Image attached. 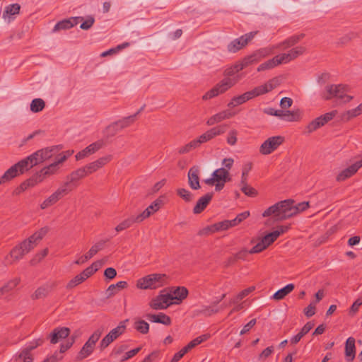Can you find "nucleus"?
I'll list each match as a JSON object with an SVG mask.
<instances>
[{
	"label": "nucleus",
	"mask_w": 362,
	"mask_h": 362,
	"mask_svg": "<svg viewBox=\"0 0 362 362\" xmlns=\"http://www.w3.org/2000/svg\"><path fill=\"white\" fill-rule=\"evenodd\" d=\"M21 282V279L16 277L13 279L9 280L5 283L1 287H0V299L9 292L13 291Z\"/></svg>",
	"instance_id": "34"
},
{
	"label": "nucleus",
	"mask_w": 362,
	"mask_h": 362,
	"mask_svg": "<svg viewBox=\"0 0 362 362\" xmlns=\"http://www.w3.org/2000/svg\"><path fill=\"white\" fill-rule=\"evenodd\" d=\"M21 164L25 168V172L37 164L43 163L40 153L37 151L28 156L24 159L21 160Z\"/></svg>",
	"instance_id": "22"
},
{
	"label": "nucleus",
	"mask_w": 362,
	"mask_h": 362,
	"mask_svg": "<svg viewBox=\"0 0 362 362\" xmlns=\"http://www.w3.org/2000/svg\"><path fill=\"white\" fill-rule=\"evenodd\" d=\"M230 180L229 171L224 168H220L213 172L210 178L205 179L203 182L209 186H213L216 181L228 182Z\"/></svg>",
	"instance_id": "12"
},
{
	"label": "nucleus",
	"mask_w": 362,
	"mask_h": 362,
	"mask_svg": "<svg viewBox=\"0 0 362 362\" xmlns=\"http://www.w3.org/2000/svg\"><path fill=\"white\" fill-rule=\"evenodd\" d=\"M94 349H95L93 347L85 343L81 349L80 350V351L78 352L76 356V360L81 361L84 359L85 358L90 356L93 353Z\"/></svg>",
	"instance_id": "45"
},
{
	"label": "nucleus",
	"mask_w": 362,
	"mask_h": 362,
	"mask_svg": "<svg viewBox=\"0 0 362 362\" xmlns=\"http://www.w3.org/2000/svg\"><path fill=\"white\" fill-rule=\"evenodd\" d=\"M69 192L68 189L62 185L54 193H52L40 204V208L42 209H45L49 206L54 205Z\"/></svg>",
	"instance_id": "16"
},
{
	"label": "nucleus",
	"mask_w": 362,
	"mask_h": 362,
	"mask_svg": "<svg viewBox=\"0 0 362 362\" xmlns=\"http://www.w3.org/2000/svg\"><path fill=\"white\" fill-rule=\"evenodd\" d=\"M276 234L273 233V232L269 233L264 235L261 240L263 242L264 245L268 247L276 240L277 238L276 237Z\"/></svg>",
	"instance_id": "57"
},
{
	"label": "nucleus",
	"mask_w": 362,
	"mask_h": 362,
	"mask_svg": "<svg viewBox=\"0 0 362 362\" xmlns=\"http://www.w3.org/2000/svg\"><path fill=\"white\" fill-rule=\"evenodd\" d=\"M87 175H88L83 167L78 168L66 176V181L64 182L62 185L68 189L69 192H71L74 187H76V185H75V182L86 177Z\"/></svg>",
	"instance_id": "14"
},
{
	"label": "nucleus",
	"mask_w": 362,
	"mask_h": 362,
	"mask_svg": "<svg viewBox=\"0 0 362 362\" xmlns=\"http://www.w3.org/2000/svg\"><path fill=\"white\" fill-rule=\"evenodd\" d=\"M134 328L142 334H146L149 331V325L144 320H137L134 322Z\"/></svg>",
	"instance_id": "43"
},
{
	"label": "nucleus",
	"mask_w": 362,
	"mask_h": 362,
	"mask_svg": "<svg viewBox=\"0 0 362 362\" xmlns=\"http://www.w3.org/2000/svg\"><path fill=\"white\" fill-rule=\"evenodd\" d=\"M252 165L251 163L245 164L243 167L240 184L247 183V175L251 170Z\"/></svg>",
	"instance_id": "55"
},
{
	"label": "nucleus",
	"mask_w": 362,
	"mask_h": 362,
	"mask_svg": "<svg viewBox=\"0 0 362 362\" xmlns=\"http://www.w3.org/2000/svg\"><path fill=\"white\" fill-rule=\"evenodd\" d=\"M357 173L353 164L341 170L336 177L337 182H343Z\"/></svg>",
	"instance_id": "36"
},
{
	"label": "nucleus",
	"mask_w": 362,
	"mask_h": 362,
	"mask_svg": "<svg viewBox=\"0 0 362 362\" xmlns=\"http://www.w3.org/2000/svg\"><path fill=\"white\" fill-rule=\"evenodd\" d=\"M162 202V200L160 199H156L142 213L138 215V219L141 220L142 222L144 220L148 218L151 214L158 211L160 208Z\"/></svg>",
	"instance_id": "27"
},
{
	"label": "nucleus",
	"mask_w": 362,
	"mask_h": 362,
	"mask_svg": "<svg viewBox=\"0 0 362 362\" xmlns=\"http://www.w3.org/2000/svg\"><path fill=\"white\" fill-rule=\"evenodd\" d=\"M62 145H56L38 150L42 161H45L52 157L54 154L62 149Z\"/></svg>",
	"instance_id": "33"
},
{
	"label": "nucleus",
	"mask_w": 362,
	"mask_h": 362,
	"mask_svg": "<svg viewBox=\"0 0 362 362\" xmlns=\"http://www.w3.org/2000/svg\"><path fill=\"white\" fill-rule=\"evenodd\" d=\"M103 146V141H95L87 147H86L83 150L78 152L76 155L75 156L76 160H82L88 156H89L91 154H93L96 151H98L99 149H100Z\"/></svg>",
	"instance_id": "20"
},
{
	"label": "nucleus",
	"mask_w": 362,
	"mask_h": 362,
	"mask_svg": "<svg viewBox=\"0 0 362 362\" xmlns=\"http://www.w3.org/2000/svg\"><path fill=\"white\" fill-rule=\"evenodd\" d=\"M45 107V103L41 98H35L30 103V110L35 113L42 111Z\"/></svg>",
	"instance_id": "47"
},
{
	"label": "nucleus",
	"mask_w": 362,
	"mask_h": 362,
	"mask_svg": "<svg viewBox=\"0 0 362 362\" xmlns=\"http://www.w3.org/2000/svg\"><path fill=\"white\" fill-rule=\"evenodd\" d=\"M187 177L189 185L192 189L197 190L201 188L199 167H192L188 171Z\"/></svg>",
	"instance_id": "23"
},
{
	"label": "nucleus",
	"mask_w": 362,
	"mask_h": 362,
	"mask_svg": "<svg viewBox=\"0 0 362 362\" xmlns=\"http://www.w3.org/2000/svg\"><path fill=\"white\" fill-rule=\"evenodd\" d=\"M119 131H120V129L117 126L116 122L110 124L105 129V133L108 137L115 136Z\"/></svg>",
	"instance_id": "58"
},
{
	"label": "nucleus",
	"mask_w": 362,
	"mask_h": 362,
	"mask_svg": "<svg viewBox=\"0 0 362 362\" xmlns=\"http://www.w3.org/2000/svg\"><path fill=\"white\" fill-rule=\"evenodd\" d=\"M275 60L276 61V64L278 65L281 64H286L291 61H292L289 52L283 53L279 55L275 56Z\"/></svg>",
	"instance_id": "61"
},
{
	"label": "nucleus",
	"mask_w": 362,
	"mask_h": 362,
	"mask_svg": "<svg viewBox=\"0 0 362 362\" xmlns=\"http://www.w3.org/2000/svg\"><path fill=\"white\" fill-rule=\"evenodd\" d=\"M70 329L68 327H57L49 334L48 338L50 340V343L55 344L60 340L66 339L70 334Z\"/></svg>",
	"instance_id": "21"
},
{
	"label": "nucleus",
	"mask_w": 362,
	"mask_h": 362,
	"mask_svg": "<svg viewBox=\"0 0 362 362\" xmlns=\"http://www.w3.org/2000/svg\"><path fill=\"white\" fill-rule=\"evenodd\" d=\"M176 192L177 194L187 202H192L194 199L193 194L185 188H179Z\"/></svg>",
	"instance_id": "51"
},
{
	"label": "nucleus",
	"mask_w": 362,
	"mask_h": 362,
	"mask_svg": "<svg viewBox=\"0 0 362 362\" xmlns=\"http://www.w3.org/2000/svg\"><path fill=\"white\" fill-rule=\"evenodd\" d=\"M348 86L344 84H331L325 86V90L321 92L320 96L325 100H329L333 98L344 100L345 103L350 102L353 97L346 95Z\"/></svg>",
	"instance_id": "3"
},
{
	"label": "nucleus",
	"mask_w": 362,
	"mask_h": 362,
	"mask_svg": "<svg viewBox=\"0 0 362 362\" xmlns=\"http://www.w3.org/2000/svg\"><path fill=\"white\" fill-rule=\"evenodd\" d=\"M128 284L125 281H121L116 284H111L106 291L107 297L110 298L119 292L121 289L127 288Z\"/></svg>",
	"instance_id": "38"
},
{
	"label": "nucleus",
	"mask_w": 362,
	"mask_h": 362,
	"mask_svg": "<svg viewBox=\"0 0 362 362\" xmlns=\"http://www.w3.org/2000/svg\"><path fill=\"white\" fill-rule=\"evenodd\" d=\"M284 141L282 136H274L265 140L259 148V153L262 155H269L276 150Z\"/></svg>",
	"instance_id": "11"
},
{
	"label": "nucleus",
	"mask_w": 362,
	"mask_h": 362,
	"mask_svg": "<svg viewBox=\"0 0 362 362\" xmlns=\"http://www.w3.org/2000/svg\"><path fill=\"white\" fill-rule=\"evenodd\" d=\"M26 254L23 251L22 247L18 245L15 246L5 257L4 264L6 266L11 265L21 259Z\"/></svg>",
	"instance_id": "19"
},
{
	"label": "nucleus",
	"mask_w": 362,
	"mask_h": 362,
	"mask_svg": "<svg viewBox=\"0 0 362 362\" xmlns=\"http://www.w3.org/2000/svg\"><path fill=\"white\" fill-rule=\"evenodd\" d=\"M356 340L354 337H349L345 343V358L347 362H352L356 356Z\"/></svg>",
	"instance_id": "29"
},
{
	"label": "nucleus",
	"mask_w": 362,
	"mask_h": 362,
	"mask_svg": "<svg viewBox=\"0 0 362 362\" xmlns=\"http://www.w3.org/2000/svg\"><path fill=\"white\" fill-rule=\"evenodd\" d=\"M240 79V76L233 78L225 77L218 83H217L213 88L207 91L202 97L203 100L211 99L219 94L224 93L234 85H235Z\"/></svg>",
	"instance_id": "4"
},
{
	"label": "nucleus",
	"mask_w": 362,
	"mask_h": 362,
	"mask_svg": "<svg viewBox=\"0 0 362 362\" xmlns=\"http://www.w3.org/2000/svg\"><path fill=\"white\" fill-rule=\"evenodd\" d=\"M337 110H332L312 120L305 127L306 132L311 134L331 121L337 115Z\"/></svg>",
	"instance_id": "9"
},
{
	"label": "nucleus",
	"mask_w": 362,
	"mask_h": 362,
	"mask_svg": "<svg viewBox=\"0 0 362 362\" xmlns=\"http://www.w3.org/2000/svg\"><path fill=\"white\" fill-rule=\"evenodd\" d=\"M58 170V166L53 163L34 174L31 177L21 183V189L25 190L30 187H33L44 180L45 177L54 174Z\"/></svg>",
	"instance_id": "5"
},
{
	"label": "nucleus",
	"mask_w": 362,
	"mask_h": 362,
	"mask_svg": "<svg viewBox=\"0 0 362 362\" xmlns=\"http://www.w3.org/2000/svg\"><path fill=\"white\" fill-rule=\"evenodd\" d=\"M305 52V47L303 46L296 47L289 50V54L292 60L296 59L298 56L302 55Z\"/></svg>",
	"instance_id": "59"
},
{
	"label": "nucleus",
	"mask_w": 362,
	"mask_h": 362,
	"mask_svg": "<svg viewBox=\"0 0 362 362\" xmlns=\"http://www.w3.org/2000/svg\"><path fill=\"white\" fill-rule=\"evenodd\" d=\"M109 239L100 240V241L97 242L95 245H93L86 254L91 259L99 251L102 250L104 248L105 243H107Z\"/></svg>",
	"instance_id": "42"
},
{
	"label": "nucleus",
	"mask_w": 362,
	"mask_h": 362,
	"mask_svg": "<svg viewBox=\"0 0 362 362\" xmlns=\"http://www.w3.org/2000/svg\"><path fill=\"white\" fill-rule=\"evenodd\" d=\"M258 31H252L242 35L239 38H236L231 41L227 47L228 51L231 53H235L245 47L249 42H250Z\"/></svg>",
	"instance_id": "10"
},
{
	"label": "nucleus",
	"mask_w": 362,
	"mask_h": 362,
	"mask_svg": "<svg viewBox=\"0 0 362 362\" xmlns=\"http://www.w3.org/2000/svg\"><path fill=\"white\" fill-rule=\"evenodd\" d=\"M250 216V211H245L243 213L239 214L234 219L230 220L233 227L238 226L240 224L242 221L245 220L247 217Z\"/></svg>",
	"instance_id": "54"
},
{
	"label": "nucleus",
	"mask_w": 362,
	"mask_h": 362,
	"mask_svg": "<svg viewBox=\"0 0 362 362\" xmlns=\"http://www.w3.org/2000/svg\"><path fill=\"white\" fill-rule=\"evenodd\" d=\"M228 126L227 124H221L216 126L198 137L201 144L208 142L217 136L221 135L226 132Z\"/></svg>",
	"instance_id": "15"
},
{
	"label": "nucleus",
	"mask_w": 362,
	"mask_h": 362,
	"mask_svg": "<svg viewBox=\"0 0 362 362\" xmlns=\"http://www.w3.org/2000/svg\"><path fill=\"white\" fill-rule=\"evenodd\" d=\"M138 218V215L132 216L126 218L115 227V230L117 232H121L125 229L130 228L134 223H141V220Z\"/></svg>",
	"instance_id": "35"
},
{
	"label": "nucleus",
	"mask_w": 362,
	"mask_h": 362,
	"mask_svg": "<svg viewBox=\"0 0 362 362\" xmlns=\"http://www.w3.org/2000/svg\"><path fill=\"white\" fill-rule=\"evenodd\" d=\"M173 300H177L180 302L183 300L187 297L188 295V290L187 288L184 286H179L177 287L173 291Z\"/></svg>",
	"instance_id": "41"
},
{
	"label": "nucleus",
	"mask_w": 362,
	"mask_h": 362,
	"mask_svg": "<svg viewBox=\"0 0 362 362\" xmlns=\"http://www.w3.org/2000/svg\"><path fill=\"white\" fill-rule=\"evenodd\" d=\"M279 84L280 79L278 77H274L269 80L263 85L257 86L252 90L247 91L242 95L233 97L228 103V107L230 108H233L238 105H242L255 97L272 91Z\"/></svg>",
	"instance_id": "2"
},
{
	"label": "nucleus",
	"mask_w": 362,
	"mask_h": 362,
	"mask_svg": "<svg viewBox=\"0 0 362 362\" xmlns=\"http://www.w3.org/2000/svg\"><path fill=\"white\" fill-rule=\"evenodd\" d=\"M136 121L135 115H130L128 117H123L121 119H119L116 122L117 126L119 127L120 130L129 127Z\"/></svg>",
	"instance_id": "46"
},
{
	"label": "nucleus",
	"mask_w": 362,
	"mask_h": 362,
	"mask_svg": "<svg viewBox=\"0 0 362 362\" xmlns=\"http://www.w3.org/2000/svg\"><path fill=\"white\" fill-rule=\"evenodd\" d=\"M48 230L49 228L47 227L42 228L30 237L31 238V240H33L37 244V242L40 241L43 238V237L47 233Z\"/></svg>",
	"instance_id": "53"
},
{
	"label": "nucleus",
	"mask_w": 362,
	"mask_h": 362,
	"mask_svg": "<svg viewBox=\"0 0 362 362\" xmlns=\"http://www.w3.org/2000/svg\"><path fill=\"white\" fill-rule=\"evenodd\" d=\"M219 310L220 308L215 306V305L213 303L211 305L203 306L202 309L195 310L194 311V316H198L201 314H203L206 316H210L213 314L218 313Z\"/></svg>",
	"instance_id": "40"
},
{
	"label": "nucleus",
	"mask_w": 362,
	"mask_h": 362,
	"mask_svg": "<svg viewBox=\"0 0 362 362\" xmlns=\"http://www.w3.org/2000/svg\"><path fill=\"white\" fill-rule=\"evenodd\" d=\"M128 322V319L121 321L117 327L112 329L107 334L103 337L100 343V350H104L106 349L112 342H113L125 332L127 329V323Z\"/></svg>",
	"instance_id": "7"
},
{
	"label": "nucleus",
	"mask_w": 362,
	"mask_h": 362,
	"mask_svg": "<svg viewBox=\"0 0 362 362\" xmlns=\"http://www.w3.org/2000/svg\"><path fill=\"white\" fill-rule=\"evenodd\" d=\"M304 37H305L304 33L293 35V36L287 38L282 42H281L278 45V47H281V46H283L284 49L291 47L296 45L297 43H298Z\"/></svg>",
	"instance_id": "37"
},
{
	"label": "nucleus",
	"mask_w": 362,
	"mask_h": 362,
	"mask_svg": "<svg viewBox=\"0 0 362 362\" xmlns=\"http://www.w3.org/2000/svg\"><path fill=\"white\" fill-rule=\"evenodd\" d=\"M255 290V286H250L240 291L233 299L230 300V303H238L240 300L248 296L250 293Z\"/></svg>",
	"instance_id": "48"
},
{
	"label": "nucleus",
	"mask_w": 362,
	"mask_h": 362,
	"mask_svg": "<svg viewBox=\"0 0 362 362\" xmlns=\"http://www.w3.org/2000/svg\"><path fill=\"white\" fill-rule=\"evenodd\" d=\"M358 114L356 108L346 111L341 114V119L344 122H348L351 119L356 117Z\"/></svg>",
	"instance_id": "60"
},
{
	"label": "nucleus",
	"mask_w": 362,
	"mask_h": 362,
	"mask_svg": "<svg viewBox=\"0 0 362 362\" xmlns=\"http://www.w3.org/2000/svg\"><path fill=\"white\" fill-rule=\"evenodd\" d=\"M214 196V192H208L204 196L201 197L197 202L194 209L193 213L194 214H201L208 206Z\"/></svg>",
	"instance_id": "25"
},
{
	"label": "nucleus",
	"mask_w": 362,
	"mask_h": 362,
	"mask_svg": "<svg viewBox=\"0 0 362 362\" xmlns=\"http://www.w3.org/2000/svg\"><path fill=\"white\" fill-rule=\"evenodd\" d=\"M90 272H91L90 269H85L82 272L76 275L69 281L66 285V288L72 289L73 288L83 283L85 280L90 277Z\"/></svg>",
	"instance_id": "31"
},
{
	"label": "nucleus",
	"mask_w": 362,
	"mask_h": 362,
	"mask_svg": "<svg viewBox=\"0 0 362 362\" xmlns=\"http://www.w3.org/2000/svg\"><path fill=\"white\" fill-rule=\"evenodd\" d=\"M231 227H233V226L230 221L225 220L204 228L202 231H200V234H208L209 233H215L219 230H227Z\"/></svg>",
	"instance_id": "26"
},
{
	"label": "nucleus",
	"mask_w": 362,
	"mask_h": 362,
	"mask_svg": "<svg viewBox=\"0 0 362 362\" xmlns=\"http://www.w3.org/2000/svg\"><path fill=\"white\" fill-rule=\"evenodd\" d=\"M44 342V339L40 338L31 341L29 345L25 348L23 350L25 353H30L33 349L37 348V346L42 345Z\"/></svg>",
	"instance_id": "62"
},
{
	"label": "nucleus",
	"mask_w": 362,
	"mask_h": 362,
	"mask_svg": "<svg viewBox=\"0 0 362 362\" xmlns=\"http://www.w3.org/2000/svg\"><path fill=\"white\" fill-rule=\"evenodd\" d=\"M295 286L293 284H287L284 288L278 290L272 296V298L276 300L284 299L288 294H289L294 289Z\"/></svg>",
	"instance_id": "39"
},
{
	"label": "nucleus",
	"mask_w": 362,
	"mask_h": 362,
	"mask_svg": "<svg viewBox=\"0 0 362 362\" xmlns=\"http://www.w3.org/2000/svg\"><path fill=\"white\" fill-rule=\"evenodd\" d=\"M128 347L129 346L127 344H120L119 346H115L110 353V356L116 357L120 355L124 351H126L128 349Z\"/></svg>",
	"instance_id": "64"
},
{
	"label": "nucleus",
	"mask_w": 362,
	"mask_h": 362,
	"mask_svg": "<svg viewBox=\"0 0 362 362\" xmlns=\"http://www.w3.org/2000/svg\"><path fill=\"white\" fill-rule=\"evenodd\" d=\"M165 290H162L159 295L153 298L150 303L149 306L153 310H164L168 308L173 303V294L170 293H165Z\"/></svg>",
	"instance_id": "8"
},
{
	"label": "nucleus",
	"mask_w": 362,
	"mask_h": 362,
	"mask_svg": "<svg viewBox=\"0 0 362 362\" xmlns=\"http://www.w3.org/2000/svg\"><path fill=\"white\" fill-rule=\"evenodd\" d=\"M21 10V5L16 3L10 4L5 7V9L2 14V18L5 20L8 19V23H10L11 20L14 19V16L19 13Z\"/></svg>",
	"instance_id": "32"
},
{
	"label": "nucleus",
	"mask_w": 362,
	"mask_h": 362,
	"mask_svg": "<svg viewBox=\"0 0 362 362\" xmlns=\"http://www.w3.org/2000/svg\"><path fill=\"white\" fill-rule=\"evenodd\" d=\"M272 53V49L269 48L259 49L252 54L245 57L243 59L242 62L245 67H247L252 64L257 63L262 58L269 55Z\"/></svg>",
	"instance_id": "17"
},
{
	"label": "nucleus",
	"mask_w": 362,
	"mask_h": 362,
	"mask_svg": "<svg viewBox=\"0 0 362 362\" xmlns=\"http://www.w3.org/2000/svg\"><path fill=\"white\" fill-rule=\"evenodd\" d=\"M19 245L22 247L23 251H24L25 254H28L37 245V243L33 240H31L30 237H29L28 239L22 241Z\"/></svg>",
	"instance_id": "49"
},
{
	"label": "nucleus",
	"mask_w": 362,
	"mask_h": 362,
	"mask_svg": "<svg viewBox=\"0 0 362 362\" xmlns=\"http://www.w3.org/2000/svg\"><path fill=\"white\" fill-rule=\"evenodd\" d=\"M309 208V202H303L294 205V200L288 199L280 201L269 206L262 214L263 217L273 216L275 221L288 219Z\"/></svg>",
	"instance_id": "1"
},
{
	"label": "nucleus",
	"mask_w": 362,
	"mask_h": 362,
	"mask_svg": "<svg viewBox=\"0 0 362 362\" xmlns=\"http://www.w3.org/2000/svg\"><path fill=\"white\" fill-rule=\"evenodd\" d=\"M301 118V113L299 110L290 111L286 110L283 119L288 122H297Z\"/></svg>",
	"instance_id": "44"
},
{
	"label": "nucleus",
	"mask_w": 362,
	"mask_h": 362,
	"mask_svg": "<svg viewBox=\"0 0 362 362\" xmlns=\"http://www.w3.org/2000/svg\"><path fill=\"white\" fill-rule=\"evenodd\" d=\"M241 191L247 196L250 197H255L257 195V191L252 187L245 184H240Z\"/></svg>",
	"instance_id": "52"
},
{
	"label": "nucleus",
	"mask_w": 362,
	"mask_h": 362,
	"mask_svg": "<svg viewBox=\"0 0 362 362\" xmlns=\"http://www.w3.org/2000/svg\"><path fill=\"white\" fill-rule=\"evenodd\" d=\"M234 115V113L230 112L228 110L219 112L210 117L206 121V124L208 126H213L215 124L219 123L226 119L231 118Z\"/></svg>",
	"instance_id": "28"
},
{
	"label": "nucleus",
	"mask_w": 362,
	"mask_h": 362,
	"mask_svg": "<svg viewBox=\"0 0 362 362\" xmlns=\"http://www.w3.org/2000/svg\"><path fill=\"white\" fill-rule=\"evenodd\" d=\"M25 173V168L21 164V160L8 168L0 177V185L9 182L16 177Z\"/></svg>",
	"instance_id": "13"
},
{
	"label": "nucleus",
	"mask_w": 362,
	"mask_h": 362,
	"mask_svg": "<svg viewBox=\"0 0 362 362\" xmlns=\"http://www.w3.org/2000/svg\"><path fill=\"white\" fill-rule=\"evenodd\" d=\"M78 20L83 21V17H74L69 19H64L59 21L54 27L53 32H59L62 30H68L73 28L75 25L78 24Z\"/></svg>",
	"instance_id": "24"
},
{
	"label": "nucleus",
	"mask_w": 362,
	"mask_h": 362,
	"mask_svg": "<svg viewBox=\"0 0 362 362\" xmlns=\"http://www.w3.org/2000/svg\"><path fill=\"white\" fill-rule=\"evenodd\" d=\"M57 286V283L56 281L47 282L37 288L31 295V298L33 300L45 298Z\"/></svg>",
	"instance_id": "18"
},
{
	"label": "nucleus",
	"mask_w": 362,
	"mask_h": 362,
	"mask_svg": "<svg viewBox=\"0 0 362 362\" xmlns=\"http://www.w3.org/2000/svg\"><path fill=\"white\" fill-rule=\"evenodd\" d=\"M146 317L151 322L160 323L167 326L170 325L172 322L171 318L163 313H159L158 314L148 313Z\"/></svg>",
	"instance_id": "30"
},
{
	"label": "nucleus",
	"mask_w": 362,
	"mask_h": 362,
	"mask_svg": "<svg viewBox=\"0 0 362 362\" xmlns=\"http://www.w3.org/2000/svg\"><path fill=\"white\" fill-rule=\"evenodd\" d=\"M76 336H71V338L68 339L67 341L60 345L59 352L60 354L65 352L70 349L74 343L75 342Z\"/></svg>",
	"instance_id": "63"
},
{
	"label": "nucleus",
	"mask_w": 362,
	"mask_h": 362,
	"mask_svg": "<svg viewBox=\"0 0 362 362\" xmlns=\"http://www.w3.org/2000/svg\"><path fill=\"white\" fill-rule=\"evenodd\" d=\"M356 37H357V34L354 32H351L339 38L337 43L340 45H346Z\"/></svg>",
	"instance_id": "56"
},
{
	"label": "nucleus",
	"mask_w": 362,
	"mask_h": 362,
	"mask_svg": "<svg viewBox=\"0 0 362 362\" xmlns=\"http://www.w3.org/2000/svg\"><path fill=\"white\" fill-rule=\"evenodd\" d=\"M276 61L275 60V57H273L271 59L267 60V62L261 64L257 67V71H263L265 70L273 69L274 67L278 66V64H276Z\"/></svg>",
	"instance_id": "50"
},
{
	"label": "nucleus",
	"mask_w": 362,
	"mask_h": 362,
	"mask_svg": "<svg viewBox=\"0 0 362 362\" xmlns=\"http://www.w3.org/2000/svg\"><path fill=\"white\" fill-rule=\"evenodd\" d=\"M167 276L164 274H151L139 279L136 287L140 289H156L165 284Z\"/></svg>",
	"instance_id": "6"
}]
</instances>
